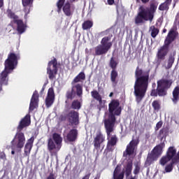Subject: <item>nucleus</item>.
<instances>
[{
    "instance_id": "9",
    "label": "nucleus",
    "mask_w": 179,
    "mask_h": 179,
    "mask_svg": "<svg viewBox=\"0 0 179 179\" xmlns=\"http://www.w3.org/2000/svg\"><path fill=\"white\" fill-rule=\"evenodd\" d=\"M56 6L57 8V12L61 13V10H63L65 16L71 17L73 15L75 12V5L71 4L69 1L65 3V0H58L56 3Z\"/></svg>"
},
{
    "instance_id": "42",
    "label": "nucleus",
    "mask_w": 179,
    "mask_h": 179,
    "mask_svg": "<svg viewBox=\"0 0 179 179\" xmlns=\"http://www.w3.org/2000/svg\"><path fill=\"white\" fill-rule=\"evenodd\" d=\"M78 134V129H73L69 131V135H77Z\"/></svg>"
},
{
    "instance_id": "35",
    "label": "nucleus",
    "mask_w": 179,
    "mask_h": 179,
    "mask_svg": "<svg viewBox=\"0 0 179 179\" xmlns=\"http://www.w3.org/2000/svg\"><path fill=\"white\" fill-rule=\"evenodd\" d=\"M82 104L80 103V101H79L78 100L73 101L71 103V108H73V110H80Z\"/></svg>"
},
{
    "instance_id": "24",
    "label": "nucleus",
    "mask_w": 179,
    "mask_h": 179,
    "mask_svg": "<svg viewBox=\"0 0 179 179\" xmlns=\"http://www.w3.org/2000/svg\"><path fill=\"white\" fill-rule=\"evenodd\" d=\"M176 37L177 33L176 32L174 29H171L164 40V43L170 45V44H171V43H173V41L176 40Z\"/></svg>"
},
{
    "instance_id": "37",
    "label": "nucleus",
    "mask_w": 179,
    "mask_h": 179,
    "mask_svg": "<svg viewBox=\"0 0 179 179\" xmlns=\"http://www.w3.org/2000/svg\"><path fill=\"white\" fill-rule=\"evenodd\" d=\"M152 106L154 108V111H159L160 110V101L159 100H155L153 101L152 103Z\"/></svg>"
},
{
    "instance_id": "51",
    "label": "nucleus",
    "mask_w": 179,
    "mask_h": 179,
    "mask_svg": "<svg viewBox=\"0 0 179 179\" xmlns=\"http://www.w3.org/2000/svg\"><path fill=\"white\" fill-rule=\"evenodd\" d=\"M113 94H114V93L110 92V94H109V97H113Z\"/></svg>"
},
{
    "instance_id": "54",
    "label": "nucleus",
    "mask_w": 179,
    "mask_h": 179,
    "mask_svg": "<svg viewBox=\"0 0 179 179\" xmlns=\"http://www.w3.org/2000/svg\"><path fill=\"white\" fill-rule=\"evenodd\" d=\"M1 90H2V85H1L0 86V92H1Z\"/></svg>"
},
{
    "instance_id": "49",
    "label": "nucleus",
    "mask_w": 179,
    "mask_h": 179,
    "mask_svg": "<svg viewBox=\"0 0 179 179\" xmlns=\"http://www.w3.org/2000/svg\"><path fill=\"white\" fill-rule=\"evenodd\" d=\"M90 173H89L88 174L85 175L82 179H89L90 178Z\"/></svg>"
},
{
    "instance_id": "5",
    "label": "nucleus",
    "mask_w": 179,
    "mask_h": 179,
    "mask_svg": "<svg viewBox=\"0 0 179 179\" xmlns=\"http://www.w3.org/2000/svg\"><path fill=\"white\" fill-rule=\"evenodd\" d=\"M173 85V80L167 78H162L157 81V88H154L150 92L152 97H165L167 94L169 89Z\"/></svg>"
},
{
    "instance_id": "40",
    "label": "nucleus",
    "mask_w": 179,
    "mask_h": 179,
    "mask_svg": "<svg viewBox=\"0 0 179 179\" xmlns=\"http://www.w3.org/2000/svg\"><path fill=\"white\" fill-rule=\"evenodd\" d=\"M169 127H163L160 131H159V135H167L169 134Z\"/></svg>"
},
{
    "instance_id": "33",
    "label": "nucleus",
    "mask_w": 179,
    "mask_h": 179,
    "mask_svg": "<svg viewBox=\"0 0 179 179\" xmlns=\"http://www.w3.org/2000/svg\"><path fill=\"white\" fill-rule=\"evenodd\" d=\"M174 61H176V58L174 57V55H170L168 58L167 61V65L165 67L166 69H170L173 66V64H174Z\"/></svg>"
},
{
    "instance_id": "46",
    "label": "nucleus",
    "mask_w": 179,
    "mask_h": 179,
    "mask_svg": "<svg viewBox=\"0 0 179 179\" xmlns=\"http://www.w3.org/2000/svg\"><path fill=\"white\" fill-rule=\"evenodd\" d=\"M108 5H114L115 1L114 0H107Z\"/></svg>"
},
{
    "instance_id": "7",
    "label": "nucleus",
    "mask_w": 179,
    "mask_h": 179,
    "mask_svg": "<svg viewBox=\"0 0 179 179\" xmlns=\"http://www.w3.org/2000/svg\"><path fill=\"white\" fill-rule=\"evenodd\" d=\"M113 35L104 36L101 41V45L95 48V55H104L113 47V42H110Z\"/></svg>"
},
{
    "instance_id": "8",
    "label": "nucleus",
    "mask_w": 179,
    "mask_h": 179,
    "mask_svg": "<svg viewBox=\"0 0 179 179\" xmlns=\"http://www.w3.org/2000/svg\"><path fill=\"white\" fill-rule=\"evenodd\" d=\"M134 167V164L132 161H129L124 166V171H121V166L117 165L114 171H113V179H124V176L125 174L126 177L128 178L132 174V169Z\"/></svg>"
},
{
    "instance_id": "31",
    "label": "nucleus",
    "mask_w": 179,
    "mask_h": 179,
    "mask_svg": "<svg viewBox=\"0 0 179 179\" xmlns=\"http://www.w3.org/2000/svg\"><path fill=\"white\" fill-rule=\"evenodd\" d=\"M7 16L9 19H12L13 23H16L19 20V16H17L12 10H7Z\"/></svg>"
},
{
    "instance_id": "30",
    "label": "nucleus",
    "mask_w": 179,
    "mask_h": 179,
    "mask_svg": "<svg viewBox=\"0 0 179 179\" xmlns=\"http://www.w3.org/2000/svg\"><path fill=\"white\" fill-rule=\"evenodd\" d=\"M172 0H165V1L161 3L158 8L159 10H169V6L171 5Z\"/></svg>"
},
{
    "instance_id": "48",
    "label": "nucleus",
    "mask_w": 179,
    "mask_h": 179,
    "mask_svg": "<svg viewBox=\"0 0 179 179\" xmlns=\"http://www.w3.org/2000/svg\"><path fill=\"white\" fill-rule=\"evenodd\" d=\"M11 149H12L11 155H15V145L14 144L12 145Z\"/></svg>"
},
{
    "instance_id": "16",
    "label": "nucleus",
    "mask_w": 179,
    "mask_h": 179,
    "mask_svg": "<svg viewBox=\"0 0 179 179\" xmlns=\"http://www.w3.org/2000/svg\"><path fill=\"white\" fill-rule=\"evenodd\" d=\"M170 51V45L164 43L162 46H161L157 52V62H162L166 59V56L169 54Z\"/></svg>"
},
{
    "instance_id": "4",
    "label": "nucleus",
    "mask_w": 179,
    "mask_h": 179,
    "mask_svg": "<svg viewBox=\"0 0 179 179\" xmlns=\"http://www.w3.org/2000/svg\"><path fill=\"white\" fill-rule=\"evenodd\" d=\"M157 6H159V2L156 0H151L149 7L140 6L134 20L136 24H143L145 22H152L156 10H157Z\"/></svg>"
},
{
    "instance_id": "38",
    "label": "nucleus",
    "mask_w": 179,
    "mask_h": 179,
    "mask_svg": "<svg viewBox=\"0 0 179 179\" xmlns=\"http://www.w3.org/2000/svg\"><path fill=\"white\" fill-rule=\"evenodd\" d=\"M77 138V135H67L66 136V139L68 141V142H75V141H76Z\"/></svg>"
},
{
    "instance_id": "1",
    "label": "nucleus",
    "mask_w": 179,
    "mask_h": 179,
    "mask_svg": "<svg viewBox=\"0 0 179 179\" xmlns=\"http://www.w3.org/2000/svg\"><path fill=\"white\" fill-rule=\"evenodd\" d=\"M150 76V70L143 71L139 66L136 67L135 71L136 80L134 87V94L137 104L141 103L142 100L145 98V96H146V92L149 87Z\"/></svg>"
},
{
    "instance_id": "43",
    "label": "nucleus",
    "mask_w": 179,
    "mask_h": 179,
    "mask_svg": "<svg viewBox=\"0 0 179 179\" xmlns=\"http://www.w3.org/2000/svg\"><path fill=\"white\" fill-rule=\"evenodd\" d=\"M141 1L142 3H144V4L148 3V2L150 1V0H136V2L137 3H139V2H141Z\"/></svg>"
},
{
    "instance_id": "39",
    "label": "nucleus",
    "mask_w": 179,
    "mask_h": 179,
    "mask_svg": "<svg viewBox=\"0 0 179 179\" xmlns=\"http://www.w3.org/2000/svg\"><path fill=\"white\" fill-rule=\"evenodd\" d=\"M133 173L135 176H138V174H139V173H141V165L136 164L135 165Z\"/></svg>"
},
{
    "instance_id": "55",
    "label": "nucleus",
    "mask_w": 179,
    "mask_h": 179,
    "mask_svg": "<svg viewBox=\"0 0 179 179\" xmlns=\"http://www.w3.org/2000/svg\"><path fill=\"white\" fill-rule=\"evenodd\" d=\"M76 1H78V0H72V2H76Z\"/></svg>"
},
{
    "instance_id": "50",
    "label": "nucleus",
    "mask_w": 179,
    "mask_h": 179,
    "mask_svg": "<svg viewBox=\"0 0 179 179\" xmlns=\"http://www.w3.org/2000/svg\"><path fill=\"white\" fill-rule=\"evenodd\" d=\"M3 5H4L3 0H0V9L1 8H3Z\"/></svg>"
},
{
    "instance_id": "36",
    "label": "nucleus",
    "mask_w": 179,
    "mask_h": 179,
    "mask_svg": "<svg viewBox=\"0 0 179 179\" xmlns=\"http://www.w3.org/2000/svg\"><path fill=\"white\" fill-rule=\"evenodd\" d=\"M150 30H151V36L152 38H156V36L157 34L159 33V30L155 27V25H152L150 27Z\"/></svg>"
},
{
    "instance_id": "15",
    "label": "nucleus",
    "mask_w": 179,
    "mask_h": 179,
    "mask_svg": "<svg viewBox=\"0 0 179 179\" xmlns=\"http://www.w3.org/2000/svg\"><path fill=\"white\" fill-rule=\"evenodd\" d=\"M30 124H31V120L30 115L27 114L20 121L19 124L17 127V133L15 135H24V133H23L22 131L24 128L29 127Z\"/></svg>"
},
{
    "instance_id": "47",
    "label": "nucleus",
    "mask_w": 179,
    "mask_h": 179,
    "mask_svg": "<svg viewBox=\"0 0 179 179\" xmlns=\"http://www.w3.org/2000/svg\"><path fill=\"white\" fill-rule=\"evenodd\" d=\"M0 159H6V155H5V153L1 152L0 154Z\"/></svg>"
},
{
    "instance_id": "21",
    "label": "nucleus",
    "mask_w": 179,
    "mask_h": 179,
    "mask_svg": "<svg viewBox=\"0 0 179 179\" xmlns=\"http://www.w3.org/2000/svg\"><path fill=\"white\" fill-rule=\"evenodd\" d=\"M105 141H106V137H104V136L96 135L94 138V141H93L94 150H97V152H99V150H100V148L101 145L104 143Z\"/></svg>"
},
{
    "instance_id": "34",
    "label": "nucleus",
    "mask_w": 179,
    "mask_h": 179,
    "mask_svg": "<svg viewBox=\"0 0 179 179\" xmlns=\"http://www.w3.org/2000/svg\"><path fill=\"white\" fill-rule=\"evenodd\" d=\"M179 162H176L174 161H171V162L165 166L166 173H171L173 169H174V164H178Z\"/></svg>"
},
{
    "instance_id": "20",
    "label": "nucleus",
    "mask_w": 179,
    "mask_h": 179,
    "mask_svg": "<svg viewBox=\"0 0 179 179\" xmlns=\"http://www.w3.org/2000/svg\"><path fill=\"white\" fill-rule=\"evenodd\" d=\"M33 2L34 0H22V3L23 6V10L24 12V19H27V15L30 13V9L33 8Z\"/></svg>"
},
{
    "instance_id": "2",
    "label": "nucleus",
    "mask_w": 179,
    "mask_h": 179,
    "mask_svg": "<svg viewBox=\"0 0 179 179\" xmlns=\"http://www.w3.org/2000/svg\"><path fill=\"white\" fill-rule=\"evenodd\" d=\"M108 116L105 119L103 124L107 135H111V132H114V127L117 117L121 115L122 113V107L120 106V101L118 99H113L108 104Z\"/></svg>"
},
{
    "instance_id": "25",
    "label": "nucleus",
    "mask_w": 179,
    "mask_h": 179,
    "mask_svg": "<svg viewBox=\"0 0 179 179\" xmlns=\"http://www.w3.org/2000/svg\"><path fill=\"white\" fill-rule=\"evenodd\" d=\"M38 104V92L35 91L31 96V102L29 104V111L34 110L36 106Z\"/></svg>"
},
{
    "instance_id": "29",
    "label": "nucleus",
    "mask_w": 179,
    "mask_h": 179,
    "mask_svg": "<svg viewBox=\"0 0 179 179\" xmlns=\"http://www.w3.org/2000/svg\"><path fill=\"white\" fill-rule=\"evenodd\" d=\"M86 80V75L85 72L81 71L80 73L77 75L73 81L71 82V85H75V83H79V82H83V80Z\"/></svg>"
},
{
    "instance_id": "10",
    "label": "nucleus",
    "mask_w": 179,
    "mask_h": 179,
    "mask_svg": "<svg viewBox=\"0 0 179 179\" xmlns=\"http://www.w3.org/2000/svg\"><path fill=\"white\" fill-rule=\"evenodd\" d=\"M62 148V137L61 135H52L48 140V150L52 156V151L59 152Z\"/></svg>"
},
{
    "instance_id": "23",
    "label": "nucleus",
    "mask_w": 179,
    "mask_h": 179,
    "mask_svg": "<svg viewBox=\"0 0 179 179\" xmlns=\"http://www.w3.org/2000/svg\"><path fill=\"white\" fill-rule=\"evenodd\" d=\"M33 143H34V136L30 138L25 144L24 149V156L25 157L30 156V152H31V149H33Z\"/></svg>"
},
{
    "instance_id": "6",
    "label": "nucleus",
    "mask_w": 179,
    "mask_h": 179,
    "mask_svg": "<svg viewBox=\"0 0 179 179\" xmlns=\"http://www.w3.org/2000/svg\"><path fill=\"white\" fill-rule=\"evenodd\" d=\"M166 146L164 143H161L160 144L156 145L152 150L148 154L147 159L145 160V166H150L153 164L155 162H157V159L162 156L163 153V148Z\"/></svg>"
},
{
    "instance_id": "28",
    "label": "nucleus",
    "mask_w": 179,
    "mask_h": 179,
    "mask_svg": "<svg viewBox=\"0 0 179 179\" xmlns=\"http://www.w3.org/2000/svg\"><path fill=\"white\" fill-rule=\"evenodd\" d=\"M171 100L174 104H177L179 101V85L174 87L172 92Z\"/></svg>"
},
{
    "instance_id": "13",
    "label": "nucleus",
    "mask_w": 179,
    "mask_h": 179,
    "mask_svg": "<svg viewBox=\"0 0 179 179\" xmlns=\"http://www.w3.org/2000/svg\"><path fill=\"white\" fill-rule=\"evenodd\" d=\"M58 73V61L56 58H54L50 61L48 64L47 74L50 80H54L57 78Z\"/></svg>"
},
{
    "instance_id": "11",
    "label": "nucleus",
    "mask_w": 179,
    "mask_h": 179,
    "mask_svg": "<svg viewBox=\"0 0 179 179\" xmlns=\"http://www.w3.org/2000/svg\"><path fill=\"white\" fill-rule=\"evenodd\" d=\"M109 66L111 68L110 71V81L112 86L115 87L118 85V71H117V66H118V62L115 61V59L112 57L109 62Z\"/></svg>"
},
{
    "instance_id": "53",
    "label": "nucleus",
    "mask_w": 179,
    "mask_h": 179,
    "mask_svg": "<svg viewBox=\"0 0 179 179\" xmlns=\"http://www.w3.org/2000/svg\"><path fill=\"white\" fill-rule=\"evenodd\" d=\"M156 87V83H152V87Z\"/></svg>"
},
{
    "instance_id": "14",
    "label": "nucleus",
    "mask_w": 179,
    "mask_h": 179,
    "mask_svg": "<svg viewBox=\"0 0 179 179\" xmlns=\"http://www.w3.org/2000/svg\"><path fill=\"white\" fill-rule=\"evenodd\" d=\"M75 89L76 92H75ZM76 94L78 97H82V95L83 94V87L81 84H76V85H73L71 87V90L66 92V97L68 99V100H73Z\"/></svg>"
},
{
    "instance_id": "12",
    "label": "nucleus",
    "mask_w": 179,
    "mask_h": 179,
    "mask_svg": "<svg viewBox=\"0 0 179 179\" xmlns=\"http://www.w3.org/2000/svg\"><path fill=\"white\" fill-rule=\"evenodd\" d=\"M139 136H133L132 140L127 145L125 151L123 152V157H128V156H132V155L135 153V150H136L138 145H139Z\"/></svg>"
},
{
    "instance_id": "27",
    "label": "nucleus",
    "mask_w": 179,
    "mask_h": 179,
    "mask_svg": "<svg viewBox=\"0 0 179 179\" xmlns=\"http://www.w3.org/2000/svg\"><path fill=\"white\" fill-rule=\"evenodd\" d=\"M117 141L118 138H117V136H112L108 141L106 150H108V152H113V146H115L117 145Z\"/></svg>"
},
{
    "instance_id": "57",
    "label": "nucleus",
    "mask_w": 179,
    "mask_h": 179,
    "mask_svg": "<svg viewBox=\"0 0 179 179\" xmlns=\"http://www.w3.org/2000/svg\"><path fill=\"white\" fill-rule=\"evenodd\" d=\"M108 139H110V135L108 136Z\"/></svg>"
},
{
    "instance_id": "17",
    "label": "nucleus",
    "mask_w": 179,
    "mask_h": 179,
    "mask_svg": "<svg viewBox=\"0 0 179 179\" xmlns=\"http://www.w3.org/2000/svg\"><path fill=\"white\" fill-rule=\"evenodd\" d=\"M54 101H55V93L54 92V88L50 87L48 89V94L45 98V106L48 108L54 104Z\"/></svg>"
},
{
    "instance_id": "52",
    "label": "nucleus",
    "mask_w": 179,
    "mask_h": 179,
    "mask_svg": "<svg viewBox=\"0 0 179 179\" xmlns=\"http://www.w3.org/2000/svg\"><path fill=\"white\" fill-rule=\"evenodd\" d=\"M166 31H167V29H164L162 30V33H166Z\"/></svg>"
},
{
    "instance_id": "32",
    "label": "nucleus",
    "mask_w": 179,
    "mask_h": 179,
    "mask_svg": "<svg viewBox=\"0 0 179 179\" xmlns=\"http://www.w3.org/2000/svg\"><path fill=\"white\" fill-rule=\"evenodd\" d=\"M93 27V21L92 20H85L82 24V29L83 30H90Z\"/></svg>"
},
{
    "instance_id": "44",
    "label": "nucleus",
    "mask_w": 179,
    "mask_h": 179,
    "mask_svg": "<svg viewBox=\"0 0 179 179\" xmlns=\"http://www.w3.org/2000/svg\"><path fill=\"white\" fill-rule=\"evenodd\" d=\"M46 179H55V175H54L52 173H50Z\"/></svg>"
},
{
    "instance_id": "18",
    "label": "nucleus",
    "mask_w": 179,
    "mask_h": 179,
    "mask_svg": "<svg viewBox=\"0 0 179 179\" xmlns=\"http://www.w3.org/2000/svg\"><path fill=\"white\" fill-rule=\"evenodd\" d=\"M24 142H26L24 135H15L11 143L14 146L15 145L17 149H22L23 146H24Z\"/></svg>"
},
{
    "instance_id": "26",
    "label": "nucleus",
    "mask_w": 179,
    "mask_h": 179,
    "mask_svg": "<svg viewBox=\"0 0 179 179\" xmlns=\"http://www.w3.org/2000/svg\"><path fill=\"white\" fill-rule=\"evenodd\" d=\"M15 24H17V31L18 34H23L24 31H26V28L27 27V25L23 22V20H19L16 22H15Z\"/></svg>"
},
{
    "instance_id": "58",
    "label": "nucleus",
    "mask_w": 179,
    "mask_h": 179,
    "mask_svg": "<svg viewBox=\"0 0 179 179\" xmlns=\"http://www.w3.org/2000/svg\"><path fill=\"white\" fill-rule=\"evenodd\" d=\"M95 179H97V178H95Z\"/></svg>"
},
{
    "instance_id": "56",
    "label": "nucleus",
    "mask_w": 179,
    "mask_h": 179,
    "mask_svg": "<svg viewBox=\"0 0 179 179\" xmlns=\"http://www.w3.org/2000/svg\"><path fill=\"white\" fill-rule=\"evenodd\" d=\"M53 135H58V134H57V133H54V134H53Z\"/></svg>"
},
{
    "instance_id": "3",
    "label": "nucleus",
    "mask_w": 179,
    "mask_h": 179,
    "mask_svg": "<svg viewBox=\"0 0 179 179\" xmlns=\"http://www.w3.org/2000/svg\"><path fill=\"white\" fill-rule=\"evenodd\" d=\"M20 59V54L10 51L7 59L4 62V70L0 73V85H8L9 73H12L17 66L18 61Z\"/></svg>"
},
{
    "instance_id": "19",
    "label": "nucleus",
    "mask_w": 179,
    "mask_h": 179,
    "mask_svg": "<svg viewBox=\"0 0 179 179\" xmlns=\"http://www.w3.org/2000/svg\"><path fill=\"white\" fill-rule=\"evenodd\" d=\"M68 121L71 125H79V113L71 110L67 115Z\"/></svg>"
},
{
    "instance_id": "22",
    "label": "nucleus",
    "mask_w": 179,
    "mask_h": 179,
    "mask_svg": "<svg viewBox=\"0 0 179 179\" xmlns=\"http://www.w3.org/2000/svg\"><path fill=\"white\" fill-rule=\"evenodd\" d=\"M91 95L93 99L99 101L98 108L101 110V108H104V104H106V100H103L101 98V95L97 92V90H94L91 92Z\"/></svg>"
},
{
    "instance_id": "41",
    "label": "nucleus",
    "mask_w": 179,
    "mask_h": 179,
    "mask_svg": "<svg viewBox=\"0 0 179 179\" xmlns=\"http://www.w3.org/2000/svg\"><path fill=\"white\" fill-rule=\"evenodd\" d=\"M162 127H163V121L160 120L159 122H158L156 124V126L155 127V131H159V129H160V128H162Z\"/></svg>"
},
{
    "instance_id": "45",
    "label": "nucleus",
    "mask_w": 179,
    "mask_h": 179,
    "mask_svg": "<svg viewBox=\"0 0 179 179\" xmlns=\"http://www.w3.org/2000/svg\"><path fill=\"white\" fill-rule=\"evenodd\" d=\"M46 86H47V84L46 83H45L43 85V87H42V89H41V94H43V93L44 92V91L45 90V87H46Z\"/></svg>"
}]
</instances>
